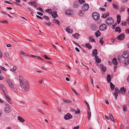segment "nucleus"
Returning a JSON list of instances; mask_svg holds the SVG:
<instances>
[{
    "label": "nucleus",
    "instance_id": "nucleus-1",
    "mask_svg": "<svg viewBox=\"0 0 129 129\" xmlns=\"http://www.w3.org/2000/svg\"><path fill=\"white\" fill-rule=\"evenodd\" d=\"M129 57V51H125L122 55V56H119L118 58V60L120 62H122V60L123 59H127Z\"/></svg>",
    "mask_w": 129,
    "mask_h": 129
},
{
    "label": "nucleus",
    "instance_id": "nucleus-2",
    "mask_svg": "<svg viewBox=\"0 0 129 129\" xmlns=\"http://www.w3.org/2000/svg\"><path fill=\"white\" fill-rule=\"evenodd\" d=\"M19 81L20 86L22 88H24L25 87L23 77L21 76H19Z\"/></svg>",
    "mask_w": 129,
    "mask_h": 129
},
{
    "label": "nucleus",
    "instance_id": "nucleus-3",
    "mask_svg": "<svg viewBox=\"0 0 129 129\" xmlns=\"http://www.w3.org/2000/svg\"><path fill=\"white\" fill-rule=\"evenodd\" d=\"M92 17L94 20H98L100 18V15L98 13L94 12L92 14Z\"/></svg>",
    "mask_w": 129,
    "mask_h": 129
},
{
    "label": "nucleus",
    "instance_id": "nucleus-4",
    "mask_svg": "<svg viewBox=\"0 0 129 129\" xmlns=\"http://www.w3.org/2000/svg\"><path fill=\"white\" fill-rule=\"evenodd\" d=\"M106 23L108 25H110L114 23L113 19L111 17H109L107 18L105 21Z\"/></svg>",
    "mask_w": 129,
    "mask_h": 129
},
{
    "label": "nucleus",
    "instance_id": "nucleus-5",
    "mask_svg": "<svg viewBox=\"0 0 129 129\" xmlns=\"http://www.w3.org/2000/svg\"><path fill=\"white\" fill-rule=\"evenodd\" d=\"M89 7V5L87 3H86L83 4L82 8V11H87L88 10Z\"/></svg>",
    "mask_w": 129,
    "mask_h": 129
},
{
    "label": "nucleus",
    "instance_id": "nucleus-6",
    "mask_svg": "<svg viewBox=\"0 0 129 129\" xmlns=\"http://www.w3.org/2000/svg\"><path fill=\"white\" fill-rule=\"evenodd\" d=\"M107 26L106 24H102L100 26V30L101 31L105 30L107 29Z\"/></svg>",
    "mask_w": 129,
    "mask_h": 129
},
{
    "label": "nucleus",
    "instance_id": "nucleus-7",
    "mask_svg": "<svg viewBox=\"0 0 129 129\" xmlns=\"http://www.w3.org/2000/svg\"><path fill=\"white\" fill-rule=\"evenodd\" d=\"M90 28L92 31L95 30L97 29V27L95 24L92 23L90 25Z\"/></svg>",
    "mask_w": 129,
    "mask_h": 129
},
{
    "label": "nucleus",
    "instance_id": "nucleus-8",
    "mask_svg": "<svg viewBox=\"0 0 129 129\" xmlns=\"http://www.w3.org/2000/svg\"><path fill=\"white\" fill-rule=\"evenodd\" d=\"M72 116L70 113H68L64 116V118L66 120H67L72 118Z\"/></svg>",
    "mask_w": 129,
    "mask_h": 129
},
{
    "label": "nucleus",
    "instance_id": "nucleus-9",
    "mask_svg": "<svg viewBox=\"0 0 129 129\" xmlns=\"http://www.w3.org/2000/svg\"><path fill=\"white\" fill-rule=\"evenodd\" d=\"M29 89V86L28 82H25V92H27Z\"/></svg>",
    "mask_w": 129,
    "mask_h": 129
},
{
    "label": "nucleus",
    "instance_id": "nucleus-10",
    "mask_svg": "<svg viewBox=\"0 0 129 129\" xmlns=\"http://www.w3.org/2000/svg\"><path fill=\"white\" fill-rule=\"evenodd\" d=\"M126 90L125 88L123 87H122L120 88L119 92L120 93H122L123 94H124L125 93Z\"/></svg>",
    "mask_w": 129,
    "mask_h": 129
},
{
    "label": "nucleus",
    "instance_id": "nucleus-11",
    "mask_svg": "<svg viewBox=\"0 0 129 129\" xmlns=\"http://www.w3.org/2000/svg\"><path fill=\"white\" fill-rule=\"evenodd\" d=\"M124 35L123 34H121L117 37V39L118 40H122L124 38Z\"/></svg>",
    "mask_w": 129,
    "mask_h": 129
},
{
    "label": "nucleus",
    "instance_id": "nucleus-12",
    "mask_svg": "<svg viewBox=\"0 0 129 129\" xmlns=\"http://www.w3.org/2000/svg\"><path fill=\"white\" fill-rule=\"evenodd\" d=\"M73 11L72 10L69 9L68 10L65 12V13L67 15H71L72 14Z\"/></svg>",
    "mask_w": 129,
    "mask_h": 129
},
{
    "label": "nucleus",
    "instance_id": "nucleus-13",
    "mask_svg": "<svg viewBox=\"0 0 129 129\" xmlns=\"http://www.w3.org/2000/svg\"><path fill=\"white\" fill-rule=\"evenodd\" d=\"M109 12H108L106 13H105L103 14L102 16V17L104 18H105L109 16Z\"/></svg>",
    "mask_w": 129,
    "mask_h": 129
},
{
    "label": "nucleus",
    "instance_id": "nucleus-14",
    "mask_svg": "<svg viewBox=\"0 0 129 129\" xmlns=\"http://www.w3.org/2000/svg\"><path fill=\"white\" fill-rule=\"evenodd\" d=\"M51 15L52 17L54 18H55L58 16L57 12L56 11L53 12L51 13Z\"/></svg>",
    "mask_w": 129,
    "mask_h": 129
},
{
    "label": "nucleus",
    "instance_id": "nucleus-15",
    "mask_svg": "<svg viewBox=\"0 0 129 129\" xmlns=\"http://www.w3.org/2000/svg\"><path fill=\"white\" fill-rule=\"evenodd\" d=\"M97 53H98L97 50L96 49H95L92 51V56H94L95 57V56H96Z\"/></svg>",
    "mask_w": 129,
    "mask_h": 129
},
{
    "label": "nucleus",
    "instance_id": "nucleus-16",
    "mask_svg": "<svg viewBox=\"0 0 129 129\" xmlns=\"http://www.w3.org/2000/svg\"><path fill=\"white\" fill-rule=\"evenodd\" d=\"M100 67L101 69L102 70V71L105 72L106 71V68L103 64H100Z\"/></svg>",
    "mask_w": 129,
    "mask_h": 129
},
{
    "label": "nucleus",
    "instance_id": "nucleus-17",
    "mask_svg": "<svg viewBox=\"0 0 129 129\" xmlns=\"http://www.w3.org/2000/svg\"><path fill=\"white\" fill-rule=\"evenodd\" d=\"M79 5V4L76 1H75L74 3L73 7L75 8H77Z\"/></svg>",
    "mask_w": 129,
    "mask_h": 129
},
{
    "label": "nucleus",
    "instance_id": "nucleus-18",
    "mask_svg": "<svg viewBox=\"0 0 129 129\" xmlns=\"http://www.w3.org/2000/svg\"><path fill=\"white\" fill-rule=\"evenodd\" d=\"M95 59L96 61L98 63H100L101 61V59L98 57L96 56H95Z\"/></svg>",
    "mask_w": 129,
    "mask_h": 129
},
{
    "label": "nucleus",
    "instance_id": "nucleus-19",
    "mask_svg": "<svg viewBox=\"0 0 129 129\" xmlns=\"http://www.w3.org/2000/svg\"><path fill=\"white\" fill-rule=\"evenodd\" d=\"M66 30L69 33H72L73 31V30L72 29H70L68 27H66Z\"/></svg>",
    "mask_w": 129,
    "mask_h": 129
},
{
    "label": "nucleus",
    "instance_id": "nucleus-20",
    "mask_svg": "<svg viewBox=\"0 0 129 129\" xmlns=\"http://www.w3.org/2000/svg\"><path fill=\"white\" fill-rule=\"evenodd\" d=\"M0 88L1 90L3 91L5 93V92L4 90L5 87L2 84H0Z\"/></svg>",
    "mask_w": 129,
    "mask_h": 129
},
{
    "label": "nucleus",
    "instance_id": "nucleus-21",
    "mask_svg": "<svg viewBox=\"0 0 129 129\" xmlns=\"http://www.w3.org/2000/svg\"><path fill=\"white\" fill-rule=\"evenodd\" d=\"M5 111L7 113H9L11 111V109L9 107H7L4 109Z\"/></svg>",
    "mask_w": 129,
    "mask_h": 129
},
{
    "label": "nucleus",
    "instance_id": "nucleus-22",
    "mask_svg": "<svg viewBox=\"0 0 129 129\" xmlns=\"http://www.w3.org/2000/svg\"><path fill=\"white\" fill-rule=\"evenodd\" d=\"M107 79L108 82L110 83L111 80V76L109 74H108L107 76Z\"/></svg>",
    "mask_w": 129,
    "mask_h": 129
},
{
    "label": "nucleus",
    "instance_id": "nucleus-23",
    "mask_svg": "<svg viewBox=\"0 0 129 129\" xmlns=\"http://www.w3.org/2000/svg\"><path fill=\"white\" fill-rule=\"evenodd\" d=\"M101 34V33L99 30H97L95 33V36L96 37H98L100 36Z\"/></svg>",
    "mask_w": 129,
    "mask_h": 129
},
{
    "label": "nucleus",
    "instance_id": "nucleus-24",
    "mask_svg": "<svg viewBox=\"0 0 129 129\" xmlns=\"http://www.w3.org/2000/svg\"><path fill=\"white\" fill-rule=\"evenodd\" d=\"M7 83L10 87H12L13 86V85L12 84V82L9 80L8 79H7Z\"/></svg>",
    "mask_w": 129,
    "mask_h": 129
},
{
    "label": "nucleus",
    "instance_id": "nucleus-25",
    "mask_svg": "<svg viewBox=\"0 0 129 129\" xmlns=\"http://www.w3.org/2000/svg\"><path fill=\"white\" fill-rule=\"evenodd\" d=\"M117 23L119 24L120 23L121 20L120 16V15H117Z\"/></svg>",
    "mask_w": 129,
    "mask_h": 129
},
{
    "label": "nucleus",
    "instance_id": "nucleus-26",
    "mask_svg": "<svg viewBox=\"0 0 129 129\" xmlns=\"http://www.w3.org/2000/svg\"><path fill=\"white\" fill-rule=\"evenodd\" d=\"M113 63L115 65H116L117 64V61L116 60L115 58H114L113 59L112 61Z\"/></svg>",
    "mask_w": 129,
    "mask_h": 129
},
{
    "label": "nucleus",
    "instance_id": "nucleus-27",
    "mask_svg": "<svg viewBox=\"0 0 129 129\" xmlns=\"http://www.w3.org/2000/svg\"><path fill=\"white\" fill-rule=\"evenodd\" d=\"M18 119L20 121L22 122H23L25 121V120L20 116H18Z\"/></svg>",
    "mask_w": 129,
    "mask_h": 129
},
{
    "label": "nucleus",
    "instance_id": "nucleus-28",
    "mask_svg": "<svg viewBox=\"0 0 129 129\" xmlns=\"http://www.w3.org/2000/svg\"><path fill=\"white\" fill-rule=\"evenodd\" d=\"M115 31L116 32H118L119 33H120L121 31L120 27H116L115 29Z\"/></svg>",
    "mask_w": 129,
    "mask_h": 129
},
{
    "label": "nucleus",
    "instance_id": "nucleus-29",
    "mask_svg": "<svg viewBox=\"0 0 129 129\" xmlns=\"http://www.w3.org/2000/svg\"><path fill=\"white\" fill-rule=\"evenodd\" d=\"M89 40L92 42H95V40L94 39L92 36H90L89 38Z\"/></svg>",
    "mask_w": 129,
    "mask_h": 129
},
{
    "label": "nucleus",
    "instance_id": "nucleus-30",
    "mask_svg": "<svg viewBox=\"0 0 129 129\" xmlns=\"http://www.w3.org/2000/svg\"><path fill=\"white\" fill-rule=\"evenodd\" d=\"M73 36L75 38H76L77 39H78L79 36V34L78 33H76L74 35H73Z\"/></svg>",
    "mask_w": 129,
    "mask_h": 129
},
{
    "label": "nucleus",
    "instance_id": "nucleus-31",
    "mask_svg": "<svg viewBox=\"0 0 129 129\" xmlns=\"http://www.w3.org/2000/svg\"><path fill=\"white\" fill-rule=\"evenodd\" d=\"M85 46L87 47V48L89 49H91L92 47V46L90 45L89 43L86 44Z\"/></svg>",
    "mask_w": 129,
    "mask_h": 129
},
{
    "label": "nucleus",
    "instance_id": "nucleus-32",
    "mask_svg": "<svg viewBox=\"0 0 129 129\" xmlns=\"http://www.w3.org/2000/svg\"><path fill=\"white\" fill-rule=\"evenodd\" d=\"M88 114V119L89 120L90 119L91 117V113L90 112V109H88V111H87Z\"/></svg>",
    "mask_w": 129,
    "mask_h": 129
},
{
    "label": "nucleus",
    "instance_id": "nucleus-33",
    "mask_svg": "<svg viewBox=\"0 0 129 129\" xmlns=\"http://www.w3.org/2000/svg\"><path fill=\"white\" fill-rule=\"evenodd\" d=\"M45 12L49 14L51 13L52 12V10L51 9H48L45 10Z\"/></svg>",
    "mask_w": 129,
    "mask_h": 129
},
{
    "label": "nucleus",
    "instance_id": "nucleus-34",
    "mask_svg": "<svg viewBox=\"0 0 129 129\" xmlns=\"http://www.w3.org/2000/svg\"><path fill=\"white\" fill-rule=\"evenodd\" d=\"M110 87L111 89L112 90H113L115 86L112 84V82H110Z\"/></svg>",
    "mask_w": 129,
    "mask_h": 129
},
{
    "label": "nucleus",
    "instance_id": "nucleus-35",
    "mask_svg": "<svg viewBox=\"0 0 129 129\" xmlns=\"http://www.w3.org/2000/svg\"><path fill=\"white\" fill-rule=\"evenodd\" d=\"M20 54L22 55H24L25 56H28V54L27 53H25L22 51H21Z\"/></svg>",
    "mask_w": 129,
    "mask_h": 129
},
{
    "label": "nucleus",
    "instance_id": "nucleus-36",
    "mask_svg": "<svg viewBox=\"0 0 129 129\" xmlns=\"http://www.w3.org/2000/svg\"><path fill=\"white\" fill-rule=\"evenodd\" d=\"M53 21L54 23L58 24V25H59V21L58 20L55 19H53Z\"/></svg>",
    "mask_w": 129,
    "mask_h": 129
},
{
    "label": "nucleus",
    "instance_id": "nucleus-37",
    "mask_svg": "<svg viewBox=\"0 0 129 129\" xmlns=\"http://www.w3.org/2000/svg\"><path fill=\"white\" fill-rule=\"evenodd\" d=\"M83 11L82 10L80 11L79 12L78 14L80 16H82L84 15V14L83 12H82Z\"/></svg>",
    "mask_w": 129,
    "mask_h": 129
},
{
    "label": "nucleus",
    "instance_id": "nucleus-38",
    "mask_svg": "<svg viewBox=\"0 0 129 129\" xmlns=\"http://www.w3.org/2000/svg\"><path fill=\"white\" fill-rule=\"evenodd\" d=\"M4 95L8 100L10 101L11 100V99L10 98L9 96L7 95L6 93L4 94Z\"/></svg>",
    "mask_w": 129,
    "mask_h": 129
},
{
    "label": "nucleus",
    "instance_id": "nucleus-39",
    "mask_svg": "<svg viewBox=\"0 0 129 129\" xmlns=\"http://www.w3.org/2000/svg\"><path fill=\"white\" fill-rule=\"evenodd\" d=\"M113 8L116 9H118V6L115 4H113Z\"/></svg>",
    "mask_w": 129,
    "mask_h": 129
},
{
    "label": "nucleus",
    "instance_id": "nucleus-40",
    "mask_svg": "<svg viewBox=\"0 0 129 129\" xmlns=\"http://www.w3.org/2000/svg\"><path fill=\"white\" fill-rule=\"evenodd\" d=\"M78 2L80 4H82L85 2L83 0H78Z\"/></svg>",
    "mask_w": 129,
    "mask_h": 129
},
{
    "label": "nucleus",
    "instance_id": "nucleus-41",
    "mask_svg": "<svg viewBox=\"0 0 129 129\" xmlns=\"http://www.w3.org/2000/svg\"><path fill=\"white\" fill-rule=\"evenodd\" d=\"M125 10V8L124 7H121L120 10V11L121 12H122L124 11Z\"/></svg>",
    "mask_w": 129,
    "mask_h": 129
},
{
    "label": "nucleus",
    "instance_id": "nucleus-42",
    "mask_svg": "<svg viewBox=\"0 0 129 129\" xmlns=\"http://www.w3.org/2000/svg\"><path fill=\"white\" fill-rule=\"evenodd\" d=\"M63 101L64 102L66 103H68L71 102V101L66 99H63Z\"/></svg>",
    "mask_w": 129,
    "mask_h": 129
},
{
    "label": "nucleus",
    "instance_id": "nucleus-43",
    "mask_svg": "<svg viewBox=\"0 0 129 129\" xmlns=\"http://www.w3.org/2000/svg\"><path fill=\"white\" fill-rule=\"evenodd\" d=\"M123 109L124 111L126 112L127 111L126 107L125 105H124L123 107Z\"/></svg>",
    "mask_w": 129,
    "mask_h": 129
},
{
    "label": "nucleus",
    "instance_id": "nucleus-44",
    "mask_svg": "<svg viewBox=\"0 0 129 129\" xmlns=\"http://www.w3.org/2000/svg\"><path fill=\"white\" fill-rule=\"evenodd\" d=\"M43 18L47 20H49V18L47 16H43Z\"/></svg>",
    "mask_w": 129,
    "mask_h": 129
},
{
    "label": "nucleus",
    "instance_id": "nucleus-45",
    "mask_svg": "<svg viewBox=\"0 0 129 129\" xmlns=\"http://www.w3.org/2000/svg\"><path fill=\"white\" fill-rule=\"evenodd\" d=\"M44 58H45L47 60H51L52 59L51 58H49V57H48V56H47L46 55H44Z\"/></svg>",
    "mask_w": 129,
    "mask_h": 129
},
{
    "label": "nucleus",
    "instance_id": "nucleus-46",
    "mask_svg": "<svg viewBox=\"0 0 129 129\" xmlns=\"http://www.w3.org/2000/svg\"><path fill=\"white\" fill-rule=\"evenodd\" d=\"M5 56L6 57L8 58H9V54L8 53H7V52H5Z\"/></svg>",
    "mask_w": 129,
    "mask_h": 129
},
{
    "label": "nucleus",
    "instance_id": "nucleus-47",
    "mask_svg": "<svg viewBox=\"0 0 129 129\" xmlns=\"http://www.w3.org/2000/svg\"><path fill=\"white\" fill-rule=\"evenodd\" d=\"M84 102L86 104V105H87V106L88 108V110L90 109V107H89V105L85 101H84Z\"/></svg>",
    "mask_w": 129,
    "mask_h": 129
},
{
    "label": "nucleus",
    "instance_id": "nucleus-48",
    "mask_svg": "<svg viewBox=\"0 0 129 129\" xmlns=\"http://www.w3.org/2000/svg\"><path fill=\"white\" fill-rule=\"evenodd\" d=\"M126 23V22L124 21H122L121 22V24L122 26H124L125 25Z\"/></svg>",
    "mask_w": 129,
    "mask_h": 129
},
{
    "label": "nucleus",
    "instance_id": "nucleus-49",
    "mask_svg": "<svg viewBox=\"0 0 129 129\" xmlns=\"http://www.w3.org/2000/svg\"><path fill=\"white\" fill-rule=\"evenodd\" d=\"M71 89L74 92V93L77 95H78V94L76 92V91L73 88H71Z\"/></svg>",
    "mask_w": 129,
    "mask_h": 129
},
{
    "label": "nucleus",
    "instance_id": "nucleus-50",
    "mask_svg": "<svg viewBox=\"0 0 129 129\" xmlns=\"http://www.w3.org/2000/svg\"><path fill=\"white\" fill-rule=\"evenodd\" d=\"M100 43L102 44V45L103 43V38H101V39L100 40Z\"/></svg>",
    "mask_w": 129,
    "mask_h": 129
},
{
    "label": "nucleus",
    "instance_id": "nucleus-51",
    "mask_svg": "<svg viewBox=\"0 0 129 129\" xmlns=\"http://www.w3.org/2000/svg\"><path fill=\"white\" fill-rule=\"evenodd\" d=\"M75 112L76 114H78L80 113V110L79 109H77V111H75Z\"/></svg>",
    "mask_w": 129,
    "mask_h": 129
},
{
    "label": "nucleus",
    "instance_id": "nucleus-52",
    "mask_svg": "<svg viewBox=\"0 0 129 129\" xmlns=\"http://www.w3.org/2000/svg\"><path fill=\"white\" fill-rule=\"evenodd\" d=\"M115 91L116 93H119V89L117 88H115Z\"/></svg>",
    "mask_w": 129,
    "mask_h": 129
},
{
    "label": "nucleus",
    "instance_id": "nucleus-53",
    "mask_svg": "<svg viewBox=\"0 0 129 129\" xmlns=\"http://www.w3.org/2000/svg\"><path fill=\"white\" fill-rule=\"evenodd\" d=\"M33 5L35 7H36L37 6V5L35 1H33Z\"/></svg>",
    "mask_w": 129,
    "mask_h": 129
},
{
    "label": "nucleus",
    "instance_id": "nucleus-54",
    "mask_svg": "<svg viewBox=\"0 0 129 129\" xmlns=\"http://www.w3.org/2000/svg\"><path fill=\"white\" fill-rule=\"evenodd\" d=\"M117 93H115V92L114 94V95H115V98L116 99L117 98V96H118Z\"/></svg>",
    "mask_w": 129,
    "mask_h": 129
},
{
    "label": "nucleus",
    "instance_id": "nucleus-55",
    "mask_svg": "<svg viewBox=\"0 0 129 129\" xmlns=\"http://www.w3.org/2000/svg\"><path fill=\"white\" fill-rule=\"evenodd\" d=\"M117 25L116 23H115L113 25H112V28L113 29H114L115 28V26Z\"/></svg>",
    "mask_w": 129,
    "mask_h": 129
},
{
    "label": "nucleus",
    "instance_id": "nucleus-56",
    "mask_svg": "<svg viewBox=\"0 0 129 129\" xmlns=\"http://www.w3.org/2000/svg\"><path fill=\"white\" fill-rule=\"evenodd\" d=\"M1 68L3 70H4L5 71H7V70L4 67L1 66Z\"/></svg>",
    "mask_w": 129,
    "mask_h": 129
},
{
    "label": "nucleus",
    "instance_id": "nucleus-57",
    "mask_svg": "<svg viewBox=\"0 0 129 129\" xmlns=\"http://www.w3.org/2000/svg\"><path fill=\"white\" fill-rule=\"evenodd\" d=\"M37 13L38 14H39L41 16H43V14L42 13L40 12H37Z\"/></svg>",
    "mask_w": 129,
    "mask_h": 129
},
{
    "label": "nucleus",
    "instance_id": "nucleus-58",
    "mask_svg": "<svg viewBox=\"0 0 129 129\" xmlns=\"http://www.w3.org/2000/svg\"><path fill=\"white\" fill-rule=\"evenodd\" d=\"M0 22L3 23H8V22H7V21L5 20L4 21H1V22Z\"/></svg>",
    "mask_w": 129,
    "mask_h": 129
},
{
    "label": "nucleus",
    "instance_id": "nucleus-59",
    "mask_svg": "<svg viewBox=\"0 0 129 129\" xmlns=\"http://www.w3.org/2000/svg\"><path fill=\"white\" fill-rule=\"evenodd\" d=\"M110 118L111 120L113 121H114V119L113 117V116H112Z\"/></svg>",
    "mask_w": 129,
    "mask_h": 129
},
{
    "label": "nucleus",
    "instance_id": "nucleus-60",
    "mask_svg": "<svg viewBox=\"0 0 129 129\" xmlns=\"http://www.w3.org/2000/svg\"><path fill=\"white\" fill-rule=\"evenodd\" d=\"M37 9L38 10H40V11L42 12H43V9H42V8H41L40 7H38V8H37Z\"/></svg>",
    "mask_w": 129,
    "mask_h": 129
},
{
    "label": "nucleus",
    "instance_id": "nucleus-61",
    "mask_svg": "<svg viewBox=\"0 0 129 129\" xmlns=\"http://www.w3.org/2000/svg\"><path fill=\"white\" fill-rule=\"evenodd\" d=\"M125 31L126 33H127L129 34V29L127 28V29H126Z\"/></svg>",
    "mask_w": 129,
    "mask_h": 129
},
{
    "label": "nucleus",
    "instance_id": "nucleus-62",
    "mask_svg": "<svg viewBox=\"0 0 129 129\" xmlns=\"http://www.w3.org/2000/svg\"><path fill=\"white\" fill-rule=\"evenodd\" d=\"M17 69V68L16 66H14L13 67V71H15Z\"/></svg>",
    "mask_w": 129,
    "mask_h": 129
},
{
    "label": "nucleus",
    "instance_id": "nucleus-63",
    "mask_svg": "<svg viewBox=\"0 0 129 129\" xmlns=\"http://www.w3.org/2000/svg\"><path fill=\"white\" fill-rule=\"evenodd\" d=\"M45 23L47 25H48L49 26H50L51 24V23L49 22L48 23L45 22Z\"/></svg>",
    "mask_w": 129,
    "mask_h": 129
},
{
    "label": "nucleus",
    "instance_id": "nucleus-64",
    "mask_svg": "<svg viewBox=\"0 0 129 129\" xmlns=\"http://www.w3.org/2000/svg\"><path fill=\"white\" fill-rule=\"evenodd\" d=\"M79 127V126H77L76 127H74L73 128V129H78Z\"/></svg>",
    "mask_w": 129,
    "mask_h": 129
}]
</instances>
